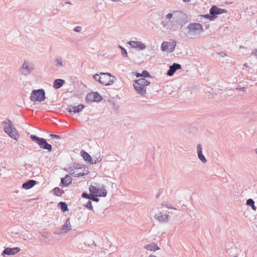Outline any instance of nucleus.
<instances>
[{"mask_svg": "<svg viewBox=\"0 0 257 257\" xmlns=\"http://www.w3.org/2000/svg\"><path fill=\"white\" fill-rule=\"evenodd\" d=\"M150 83V81L145 78H140L134 81L133 86L136 93L139 95L138 97L140 98L146 95L147 94L146 86Z\"/></svg>", "mask_w": 257, "mask_h": 257, "instance_id": "nucleus-1", "label": "nucleus"}, {"mask_svg": "<svg viewBox=\"0 0 257 257\" xmlns=\"http://www.w3.org/2000/svg\"><path fill=\"white\" fill-rule=\"evenodd\" d=\"M203 32L201 24L197 23L190 24L187 27L186 35L190 39H196L200 36Z\"/></svg>", "mask_w": 257, "mask_h": 257, "instance_id": "nucleus-2", "label": "nucleus"}, {"mask_svg": "<svg viewBox=\"0 0 257 257\" xmlns=\"http://www.w3.org/2000/svg\"><path fill=\"white\" fill-rule=\"evenodd\" d=\"M4 130L5 132L11 138L14 140H17L19 137V134L12 123L10 119L2 122Z\"/></svg>", "mask_w": 257, "mask_h": 257, "instance_id": "nucleus-3", "label": "nucleus"}, {"mask_svg": "<svg viewBox=\"0 0 257 257\" xmlns=\"http://www.w3.org/2000/svg\"><path fill=\"white\" fill-rule=\"evenodd\" d=\"M227 12V11L226 9H220L216 6H213L209 10L210 14L202 15V17L210 21H214L216 18L215 15L226 13Z\"/></svg>", "mask_w": 257, "mask_h": 257, "instance_id": "nucleus-4", "label": "nucleus"}, {"mask_svg": "<svg viewBox=\"0 0 257 257\" xmlns=\"http://www.w3.org/2000/svg\"><path fill=\"white\" fill-rule=\"evenodd\" d=\"M174 19L176 20V27H182L188 22L187 15L181 11H174Z\"/></svg>", "mask_w": 257, "mask_h": 257, "instance_id": "nucleus-5", "label": "nucleus"}, {"mask_svg": "<svg viewBox=\"0 0 257 257\" xmlns=\"http://www.w3.org/2000/svg\"><path fill=\"white\" fill-rule=\"evenodd\" d=\"M90 195H95L98 197H105L107 195V191L104 186L100 188L98 186L90 185L89 187Z\"/></svg>", "mask_w": 257, "mask_h": 257, "instance_id": "nucleus-6", "label": "nucleus"}, {"mask_svg": "<svg viewBox=\"0 0 257 257\" xmlns=\"http://www.w3.org/2000/svg\"><path fill=\"white\" fill-rule=\"evenodd\" d=\"M45 99V91L43 89L34 90L31 93L30 99L31 101L36 102H42Z\"/></svg>", "mask_w": 257, "mask_h": 257, "instance_id": "nucleus-7", "label": "nucleus"}, {"mask_svg": "<svg viewBox=\"0 0 257 257\" xmlns=\"http://www.w3.org/2000/svg\"><path fill=\"white\" fill-rule=\"evenodd\" d=\"M30 138L33 141L35 142L41 148L47 150L48 151L52 150L51 145L48 144L45 139L39 138L35 135H31Z\"/></svg>", "mask_w": 257, "mask_h": 257, "instance_id": "nucleus-8", "label": "nucleus"}, {"mask_svg": "<svg viewBox=\"0 0 257 257\" xmlns=\"http://www.w3.org/2000/svg\"><path fill=\"white\" fill-rule=\"evenodd\" d=\"M174 11L173 13H169L165 16V20L162 22L161 25L163 27L169 26L171 28L176 27V20L174 19Z\"/></svg>", "mask_w": 257, "mask_h": 257, "instance_id": "nucleus-9", "label": "nucleus"}, {"mask_svg": "<svg viewBox=\"0 0 257 257\" xmlns=\"http://www.w3.org/2000/svg\"><path fill=\"white\" fill-rule=\"evenodd\" d=\"M34 68V65L33 63L25 61L20 68V71L23 75L27 76L32 72Z\"/></svg>", "mask_w": 257, "mask_h": 257, "instance_id": "nucleus-10", "label": "nucleus"}, {"mask_svg": "<svg viewBox=\"0 0 257 257\" xmlns=\"http://www.w3.org/2000/svg\"><path fill=\"white\" fill-rule=\"evenodd\" d=\"M116 78L109 73H101L100 83L105 85H111Z\"/></svg>", "mask_w": 257, "mask_h": 257, "instance_id": "nucleus-11", "label": "nucleus"}, {"mask_svg": "<svg viewBox=\"0 0 257 257\" xmlns=\"http://www.w3.org/2000/svg\"><path fill=\"white\" fill-rule=\"evenodd\" d=\"M176 46V42L175 41L171 42H163L161 44V50L162 51H168L172 52L174 51Z\"/></svg>", "mask_w": 257, "mask_h": 257, "instance_id": "nucleus-12", "label": "nucleus"}, {"mask_svg": "<svg viewBox=\"0 0 257 257\" xmlns=\"http://www.w3.org/2000/svg\"><path fill=\"white\" fill-rule=\"evenodd\" d=\"M102 99V96L97 92L89 93L86 97V101L88 102H99Z\"/></svg>", "mask_w": 257, "mask_h": 257, "instance_id": "nucleus-13", "label": "nucleus"}, {"mask_svg": "<svg viewBox=\"0 0 257 257\" xmlns=\"http://www.w3.org/2000/svg\"><path fill=\"white\" fill-rule=\"evenodd\" d=\"M69 173L75 177L82 176L85 174L84 173V168L77 167V166L74 169H71Z\"/></svg>", "mask_w": 257, "mask_h": 257, "instance_id": "nucleus-14", "label": "nucleus"}, {"mask_svg": "<svg viewBox=\"0 0 257 257\" xmlns=\"http://www.w3.org/2000/svg\"><path fill=\"white\" fill-rule=\"evenodd\" d=\"M84 107V105L82 104L77 106L69 105L68 107L66 108V110L70 114H74L82 111Z\"/></svg>", "mask_w": 257, "mask_h": 257, "instance_id": "nucleus-15", "label": "nucleus"}, {"mask_svg": "<svg viewBox=\"0 0 257 257\" xmlns=\"http://www.w3.org/2000/svg\"><path fill=\"white\" fill-rule=\"evenodd\" d=\"M20 250V248L18 247H15L13 248L7 247L3 251L2 255L4 256L5 255H14L18 253Z\"/></svg>", "mask_w": 257, "mask_h": 257, "instance_id": "nucleus-16", "label": "nucleus"}, {"mask_svg": "<svg viewBox=\"0 0 257 257\" xmlns=\"http://www.w3.org/2000/svg\"><path fill=\"white\" fill-rule=\"evenodd\" d=\"M127 44L133 48H136L139 50H144L146 48V46L141 42L130 41Z\"/></svg>", "mask_w": 257, "mask_h": 257, "instance_id": "nucleus-17", "label": "nucleus"}, {"mask_svg": "<svg viewBox=\"0 0 257 257\" xmlns=\"http://www.w3.org/2000/svg\"><path fill=\"white\" fill-rule=\"evenodd\" d=\"M155 218L161 223L167 222L169 219V216L162 212L155 215Z\"/></svg>", "mask_w": 257, "mask_h": 257, "instance_id": "nucleus-18", "label": "nucleus"}, {"mask_svg": "<svg viewBox=\"0 0 257 257\" xmlns=\"http://www.w3.org/2000/svg\"><path fill=\"white\" fill-rule=\"evenodd\" d=\"M181 68V65L180 64L174 63L173 64V65L170 66L169 69L167 72V75L169 76H171L174 74L177 70L180 69Z\"/></svg>", "mask_w": 257, "mask_h": 257, "instance_id": "nucleus-19", "label": "nucleus"}, {"mask_svg": "<svg viewBox=\"0 0 257 257\" xmlns=\"http://www.w3.org/2000/svg\"><path fill=\"white\" fill-rule=\"evenodd\" d=\"M197 153L199 159L203 163L207 162V160L202 153V145L198 144L197 146Z\"/></svg>", "mask_w": 257, "mask_h": 257, "instance_id": "nucleus-20", "label": "nucleus"}, {"mask_svg": "<svg viewBox=\"0 0 257 257\" xmlns=\"http://www.w3.org/2000/svg\"><path fill=\"white\" fill-rule=\"evenodd\" d=\"M37 182L35 180H30L22 185V187L25 189H29L36 185Z\"/></svg>", "mask_w": 257, "mask_h": 257, "instance_id": "nucleus-21", "label": "nucleus"}, {"mask_svg": "<svg viewBox=\"0 0 257 257\" xmlns=\"http://www.w3.org/2000/svg\"><path fill=\"white\" fill-rule=\"evenodd\" d=\"M71 229V225L69 218L67 219L64 225L62 226L61 230L63 232H67Z\"/></svg>", "mask_w": 257, "mask_h": 257, "instance_id": "nucleus-22", "label": "nucleus"}, {"mask_svg": "<svg viewBox=\"0 0 257 257\" xmlns=\"http://www.w3.org/2000/svg\"><path fill=\"white\" fill-rule=\"evenodd\" d=\"M55 65L57 68H62L64 66L63 59L61 56H57L55 59Z\"/></svg>", "mask_w": 257, "mask_h": 257, "instance_id": "nucleus-23", "label": "nucleus"}, {"mask_svg": "<svg viewBox=\"0 0 257 257\" xmlns=\"http://www.w3.org/2000/svg\"><path fill=\"white\" fill-rule=\"evenodd\" d=\"M72 181V178L69 175H66L64 178H61V183L64 186L69 185Z\"/></svg>", "mask_w": 257, "mask_h": 257, "instance_id": "nucleus-24", "label": "nucleus"}, {"mask_svg": "<svg viewBox=\"0 0 257 257\" xmlns=\"http://www.w3.org/2000/svg\"><path fill=\"white\" fill-rule=\"evenodd\" d=\"M65 81L61 79H57L55 80L53 83V87L55 89L60 88L64 83Z\"/></svg>", "mask_w": 257, "mask_h": 257, "instance_id": "nucleus-25", "label": "nucleus"}, {"mask_svg": "<svg viewBox=\"0 0 257 257\" xmlns=\"http://www.w3.org/2000/svg\"><path fill=\"white\" fill-rule=\"evenodd\" d=\"M145 248L150 251H156L160 249L159 247L155 243L147 244L144 246Z\"/></svg>", "mask_w": 257, "mask_h": 257, "instance_id": "nucleus-26", "label": "nucleus"}, {"mask_svg": "<svg viewBox=\"0 0 257 257\" xmlns=\"http://www.w3.org/2000/svg\"><path fill=\"white\" fill-rule=\"evenodd\" d=\"M80 153L83 158L86 161L90 163L92 161L91 156L87 153L85 152L84 150H82Z\"/></svg>", "mask_w": 257, "mask_h": 257, "instance_id": "nucleus-27", "label": "nucleus"}, {"mask_svg": "<svg viewBox=\"0 0 257 257\" xmlns=\"http://www.w3.org/2000/svg\"><path fill=\"white\" fill-rule=\"evenodd\" d=\"M246 205L250 206L253 210H256V207L254 205V202L252 199H248L247 200Z\"/></svg>", "mask_w": 257, "mask_h": 257, "instance_id": "nucleus-28", "label": "nucleus"}, {"mask_svg": "<svg viewBox=\"0 0 257 257\" xmlns=\"http://www.w3.org/2000/svg\"><path fill=\"white\" fill-rule=\"evenodd\" d=\"M59 205L63 212L66 211L68 210L67 204L64 202H60Z\"/></svg>", "mask_w": 257, "mask_h": 257, "instance_id": "nucleus-29", "label": "nucleus"}, {"mask_svg": "<svg viewBox=\"0 0 257 257\" xmlns=\"http://www.w3.org/2000/svg\"><path fill=\"white\" fill-rule=\"evenodd\" d=\"M54 192L55 195L60 196L64 193V191L62 189L56 187L54 189Z\"/></svg>", "mask_w": 257, "mask_h": 257, "instance_id": "nucleus-30", "label": "nucleus"}, {"mask_svg": "<svg viewBox=\"0 0 257 257\" xmlns=\"http://www.w3.org/2000/svg\"><path fill=\"white\" fill-rule=\"evenodd\" d=\"M162 205L165 206L169 209H173L174 210H176V208H174L172 205L168 201H164L161 203Z\"/></svg>", "mask_w": 257, "mask_h": 257, "instance_id": "nucleus-31", "label": "nucleus"}, {"mask_svg": "<svg viewBox=\"0 0 257 257\" xmlns=\"http://www.w3.org/2000/svg\"><path fill=\"white\" fill-rule=\"evenodd\" d=\"M118 47L121 49V53L122 56L124 57H127V53L125 49H124L123 47H122L120 45H119Z\"/></svg>", "mask_w": 257, "mask_h": 257, "instance_id": "nucleus-32", "label": "nucleus"}, {"mask_svg": "<svg viewBox=\"0 0 257 257\" xmlns=\"http://www.w3.org/2000/svg\"><path fill=\"white\" fill-rule=\"evenodd\" d=\"M141 77H143V78L146 79L147 77H150V75L147 71L144 70L141 73Z\"/></svg>", "mask_w": 257, "mask_h": 257, "instance_id": "nucleus-33", "label": "nucleus"}, {"mask_svg": "<svg viewBox=\"0 0 257 257\" xmlns=\"http://www.w3.org/2000/svg\"><path fill=\"white\" fill-rule=\"evenodd\" d=\"M94 79L97 81H98L100 83L101 82V73L100 74H95L93 76Z\"/></svg>", "mask_w": 257, "mask_h": 257, "instance_id": "nucleus-34", "label": "nucleus"}, {"mask_svg": "<svg viewBox=\"0 0 257 257\" xmlns=\"http://www.w3.org/2000/svg\"><path fill=\"white\" fill-rule=\"evenodd\" d=\"M85 206L89 209L90 210H93V207H92V205L91 204V202L90 201H88L86 205H85Z\"/></svg>", "mask_w": 257, "mask_h": 257, "instance_id": "nucleus-35", "label": "nucleus"}, {"mask_svg": "<svg viewBox=\"0 0 257 257\" xmlns=\"http://www.w3.org/2000/svg\"><path fill=\"white\" fill-rule=\"evenodd\" d=\"M50 137L52 139H55L56 140H60L61 139V137L60 136L54 134L50 135Z\"/></svg>", "mask_w": 257, "mask_h": 257, "instance_id": "nucleus-36", "label": "nucleus"}, {"mask_svg": "<svg viewBox=\"0 0 257 257\" xmlns=\"http://www.w3.org/2000/svg\"><path fill=\"white\" fill-rule=\"evenodd\" d=\"M41 236L44 238H48L49 234L48 232H41Z\"/></svg>", "mask_w": 257, "mask_h": 257, "instance_id": "nucleus-37", "label": "nucleus"}, {"mask_svg": "<svg viewBox=\"0 0 257 257\" xmlns=\"http://www.w3.org/2000/svg\"><path fill=\"white\" fill-rule=\"evenodd\" d=\"M91 196V197L90 198V199L94 201H96V202H98L99 199L97 198V196H95V195H90Z\"/></svg>", "mask_w": 257, "mask_h": 257, "instance_id": "nucleus-38", "label": "nucleus"}, {"mask_svg": "<svg viewBox=\"0 0 257 257\" xmlns=\"http://www.w3.org/2000/svg\"><path fill=\"white\" fill-rule=\"evenodd\" d=\"M82 30L81 26H77L74 28V31L76 32H80Z\"/></svg>", "mask_w": 257, "mask_h": 257, "instance_id": "nucleus-39", "label": "nucleus"}, {"mask_svg": "<svg viewBox=\"0 0 257 257\" xmlns=\"http://www.w3.org/2000/svg\"><path fill=\"white\" fill-rule=\"evenodd\" d=\"M82 197L83 198H87V199H90V197H89V195L87 193H83L82 194Z\"/></svg>", "mask_w": 257, "mask_h": 257, "instance_id": "nucleus-40", "label": "nucleus"}, {"mask_svg": "<svg viewBox=\"0 0 257 257\" xmlns=\"http://www.w3.org/2000/svg\"><path fill=\"white\" fill-rule=\"evenodd\" d=\"M236 89L239 90V91H243V92H244L246 91V88L244 87L237 88Z\"/></svg>", "mask_w": 257, "mask_h": 257, "instance_id": "nucleus-41", "label": "nucleus"}, {"mask_svg": "<svg viewBox=\"0 0 257 257\" xmlns=\"http://www.w3.org/2000/svg\"><path fill=\"white\" fill-rule=\"evenodd\" d=\"M110 1L114 3H119L120 2L121 0H110Z\"/></svg>", "mask_w": 257, "mask_h": 257, "instance_id": "nucleus-42", "label": "nucleus"}, {"mask_svg": "<svg viewBox=\"0 0 257 257\" xmlns=\"http://www.w3.org/2000/svg\"><path fill=\"white\" fill-rule=\"evenodd\" d=\"M243 66L245 67H249V66H248V64L247 63H244Z\"/></svg>", "mask_w": 257, "mask_h": 257, "instance_id": "nucleus-43", "label": "nucleus"}, {"mask_svg": "<svg viewBox=\"0 0 257 257\" xmlns=\"http://www.w3.org/2000/svg\"><path fill=\"white\" fill-rule=\"evenodd\" d=\"M136 76H137V77H140V76H141V73H137V74H136Z\"/></svg>", "mask_w": 257, "mask_h": 257, "instance_id": "nucleus-44", "label": "nucleus"}, {"mask_svg": "<svg viewBox=\"0 0 257 257\" xmlns=\"http://www.w3.org/2000/svg\"><path fill=\"white\" fill-rule=\"evenodd\" d=\"M253 53H254V55H256V56H257V50H255L254 51Z\"/></svg>", "mask_w": 257, "mask_h": 257, "instance_id": "nucleus-45", "label": "nucleus"}, {"mask_svg": "<svg viewBox=\"0 0 257 257\" xmlns=\"http://www.w3.org/2000/svg\"><path fill=\"white\" fill-rule=\"evenodd\" d=\"M91 163L92 164H94V163L95 164V163H96V160H94V161H92Z\"/></svg>", "mask_w": 257, "mask_h": 257, "instance_id": "nucleus-46", "label": "nucleus"}, {"mask_svg": "<svg viewBox=\"0 0 257 257\" xmlns=\"http://www.w3.org/2000/svg\"><path fill=\"white\" fill-rule=\"evenodd\" d=\"M149 257H156V256L155 255H152V254H151V255H150L149 256Z\"/></svg>", "mask_w": 257, "mask_h": 257, "instance_id": "nucleus-47", "label": "nucleus"}, {"mask_svg": "<svg viewBox=\"0 0 257 257\" xmlns=\"http://www.w3.org/2000/svg\"><path fill=\"white\" fill-rule=\"evenodd\" d=\"M185 2H190L191 0H183Z\"/></svg>", "mask_w": 257, "mask_h": 257, "instance_id": "nucleus-48", "label": "nucleus"}, {"mask_svg": "<svg viewBox=\"0 0 257 257\" xmlns=\"http://www.w3.org/2000/svg\"><path fill=\"white\" fill-rule=\"evenodd\" d=\"M159 197V194H158L157 196H156V198H158Z\"/></svg>", "mask_w": 257, "mask_h": 257, "instance_id": "nucleus-49", "label": "nucleus"}, {"mask_svg": "<svg viewBox=\"0 0 257 257\" xmlns=\"http://www.w3.org/2000/svg\"><path fill=\"white\" fill-rule=\"evenodd\" d=\"M233 245V242L230 243V245Z\"/></svg>", "mask_w": 257, "mask_h": 257, "instance_id": "nucleus-50", "label": "nucleus"}, {"mask_svg": "<svg viewBox=\"0 0 257 257\" xmlns=\"http://www.w3.org/2000/svg\"><path fill=\"white\" fill-rule=\"evenodd\" d=\"M255 153L257 154V149H255Z\"/></svg>", "mask_w": 257, "mask_h": 257, "instance_id": "nucleus-51", "label": "nucleus"}, {"mask_svg": "<svg viewBox=\"0 0 257 257\" xmlns=\"http://www.w3.org/2000/svg\"><path fill=\"white\" fill-rule=\"evenodd\" d=\"M234 257H236V256H234Z\"/></svg>", "mask_w": 257, "mask_h": 257, "instance_id": "nucleus-52", "label": "nucleus"}]
</instances>
